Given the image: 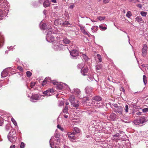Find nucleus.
<instances>
[{
    "label": "nucleus",
    "mask_w": 148,
    "mask_h": 148,
    "mask_svg": "<svg viewBox=\"0 0 148 148\" xmlns=\"http://www.w3.org/2000/svg\"><path fill=\"white\" fill-rule=\"evenodd\" d=\"M120 117H121V118H122L123 119H121V121H122L124 122L125 123H127V121H124V119H125V118L126 117L125 115L123 114L122 113V115H120Z\"/></svg>",
    "instance_id": "nucleus-38"
},
{
    "label": "nucleus",
    "mask_w": 148,
    "mask_h": 148,
    "mask_svg": "<svg viewBox=\"0 0 148 148\" xmlns=\"http://www.w3.org/2000/svg\"><path fill=\"white\" fill-rule=\"evenodd\" d=\"M52 83L54 85H57V84L58 83L57 81L55 80H53L52 81Z\"/></svg>",
    "instance_id": "nucleus-59"
},
{
    "label": "nucleus",
    "mask_w": 148,
    "mask_h": 148,
    "mask_svg": "<svg viewBox=\"0 0 148 148\" xmlns=\"http://www.w3.org/2000/svg\"><path fill=\"white\" fill-rule=\"evenodd\" d=\"M94 79H95L92 76L88 77L87 78V80L90 82L93 81Z\"/></svg>",
    "instance_id": "nucleus-46"
},
{
    "label": "nucleus",
    "mask_w": 148,
    "mask_h": 148,
    "mask_svg": "<svg viewBox=\"0 0 148 148\" xmlns=\"http://www.w3.org/2000/svg\"><path fill=\"white\" fill-rule=\"evenodd\" d=\"M54 138V137H52L50 140L49 143L50 147L51 148H58V146L56 145L57 144L55 142L53 141L52 140Z\"/></svg>",
    "instance_id": "nucleus-15"
},
{
    "label": "nucleus",
    "mask_w": 148,
    "mask_h": 148,
    "mask_svg": "<svg viewBox=\"0 0 148 148\" xmlns=\"http://www.w3.org/2000/svg\"><path fill=\"white\" fill-rule=\"evenodd\" d=\"M82 58L85 60H87L88 59V58L87 56L85 54H83L82 56Z\"/></svg>",
    "instance_id": "nucleus-43"
},
{
    "label": "nucleus",
    "mask_w": 148,
    "mask_h": 148,
    "mask_svg": "<svg viewBox=\"0 0 148 148\" xmlns=\"http://www.w3.org/2000/svg\"><path fill=\"white\" fill-rule=\"evenodd\" d=\"M60 136V134L59 133H56L55 135V137L56 138H59Z\"/></svg>",
    "instance_id": "nucleus-55"
},
{
    "label": "nucleus",
    "mask_w": 148,
    "mask_h": 148,
    "mask_svg": "<svg viewBox=\"0 0 148 148\" xmlns=\"http://www.w3.org/2000/svg\"><path fill=\"white\" fill-rule=\"evenodd\" d=\"M74 5H70V6L69 7V8L70 9H72L74 8Z\"/></svg>",
    "instance_id": "nucleus-64"
},
{
    "label": "nucleus",
    "mask_w": 148,
    "mask_h": 148,
    "mask_svg": "<svg viewBox=\"0 0 148 148\" xmlns=\"http://www.w3.org/2000/svg\"><path fill=\"white\" fill-rule=\"evenodd\" d=\"M137 6L138 7V8H141L142 7V5L140 4H138L137 5Z\"/></svg>",
    "instance_id": "nucleus-61"
},
{
    "label": "nucleus",
    "mask_w": 148,
    "mask_h": 148,
    "mask_svg": "<svg viewBox=\"0 0 148 148\" xmlns=\"http://www.w3.org/2000/svg\"><path fill=\"white\" fill-rule=\"evenodd\" d=\"M10 68V67L7 68L3 71L1 74V77H5L8 76L9 71L8 70V69Z\"/></svg>",
    "instance_id": "nucleus-14"
},
{
    "label": "nucleus",
    "mask_w": 148,
    "mask_h": 148,
    "mask_svg": "<svg viewBox=\"0 0 148 148\" xmlns=\"http://www.w3.org/2000/svg\"><path fill=\"white\" fill-rule=\"evenodd\" d=\"M99 27L100 28V29L102 30H105L107 29V27H103V25H100L99 26Z\"/></svg>",
    "instance_id": "nucleus-42"
},
{
    "label": "nucleus",
    "mask_w": 148,
    "mask_h": 148,
    "mask_svg": "<svg viewBox=\"0 0 148 148\" xmlns=\"http://www.w3.org/2000/svg\"><path fill=\"white\" fill-rule=\"evenodd\" d=\"M57 128L60 129L61 131L63 132L64 131V129L60 125H58L57 126Z\"/></svg>",
    "instance_id": "nucleus-49"
},
{
    "label": "nucleus",
    "mask_w": 148,
    "mask_h": 148,
    "mask_svg": "<svg viewBox=\"0 0 148 148\" xmlns=\"http://www.w3.org/2000/svg\"><path fill=\"white\" fill-rule=\"evenodd\" d=\"M69 100L71 104L74 103L75 102V96L73 95L71 96L69 98Z\"/></svg>",
    "instance_id": "nucleus-30"
},
{
    "label": "nucleus",
    "mask_w": 148,
    "mask_h": 148,
    "mask_svg": "<svg viewBox=\"0 0 148 148\" xmlns=\"http://www.w3.org/2000/svg\"><path fill=\"white\" fill-rule=\"evenodd\" d=\"M51 82L52 81L50 77H46L43 81L42 85V86H44L46 84H49V82Z\"/></svg>",
    "instance_id": "nucleus-19"
},
{
    "label": "nucleus",
    "mask_w": 148,
    "mask_h": 148,
    "mask_svg": "<svg viewBox=\"0 0 148 148\" xmlns=\"http://www.w3.org/2000/svg\"><path fill=\"white\" fill-rule=\"evenodd\" d=\"M71 105L76 109H79L80 108H79V101H77L76 102H75Z\"/></svg>",
    "instance_id": "nucleus-28"
},
{
    "label": "nucleus",
    "mask_w": 148,
    "mask_h": 148,
    "mask_svg": "<svg viewBox=\"0 0 148 148\" xmlns=\"http://www.w3.org/2000/svg\"><path fill=\"white\" fill-rule=\"evenodd\" d=\"M97 56L99 62H101L102 61L101 56L99 54H98Z\"/></svg>",
    "instance_id": "nucleus-48"
},
{
    "label": "nucleus",
    "mask_w": 148,
    "mask_h": 148,
    "mask_svg": "<svg viewBox=\"0 0 148 148\" xmlns=\"http://www.w3.org/2000/svg\"><path fill=\"white\" fill-rule=\"evenodd\" d=\"M145 121V117L144 116L139 117L137 119L134 121V123L136 125H139L140 123H143Z\"/></svg>",
    "instance_id": "nucleus-9"
},
{
    "label": "nucleus",
    "mask_w": 148,
    "mask_h": 148,
    "mask_svg": "<svg viewBox=\"0 0 148 148\" xmlns=\"http://www.w3.org/2000/svg\"><path fill=\"white\" fill-rule=\"evenodd\" d=\"M104 3H107L109 2L110 0H103Z\"/></svg>",
    "instance_id": "nucleus-58"
},
{
    "label": "nucleus",
    "mask_w": 148,
    "mask_h": 148,
    "mask_svg": "<svg viewBox=\"0 0 148 148\" xmlns=\"http://www.w3.org/2000/svg\"><path fill=\"white\" fill-rule=\"evenodd\" d=\"M4 38L3 35L1 33H0V48L3 45Z\"/></svg>",
    "instance_id": "nucleus-24"
},
{
    "label": "nucleus",
    "mask_w": 148,
    "mask_h": 148,
    "mask_svg": "<svg viewBox=\"0 0 148 148\" xmlns=\"http://www.w3.org/2000/svg\"><path fill=\"white\" fill-rule=\"evenodd\" d=\"M8 7V3L6 0H0V20L3 19L7 15Z\"/></svg>",
    "instance_id": "nucleus-1"
},
{
    "label": "nucleus",
    "mask_w": 148,
    "mask_h": 148,
    "mask_svg": "<svg viewBox=\"0 0 148 148\" xmlns=\"http://www.w3.org/2000/svg\"><path fill=\"white\" fill-rule=\"evenodd\" d=\"M80 130L77 127H74L73 132L75 134H76L80 133Z\"/></svg>",
    "instance_id": "nucleus-32"
},
{
    "label": "nucleus",
    "mask_w": 148,
    "mask_h": 148,
    "mask_svg": "<svg viewBox=\"0 0 148 148\" xmlns=\"http://www.w3.org/2000/svg\"><path fill=\"white\" fill-rule=\"evenodd\" d=\"M137 21L138 23H142L143 21L140 16H137L135 18V21Z\"/></svg>",
    "instance_id": "nucleus-31"
},
{
    "label": "nucleus",
    "mask_w": 148,
    "mask_h": 148,
    "mask_svg": "<svg viewBox=\"0 0 148 148\" xmlns=\"http://www.w3.org/2000/svg\"><path fill=\"white\" fill-rule=\"evenodd\" d=\"M97 108L100 109V111H107L108 110L107 107L103 103H101L100 105H98Z\"/></svg>",
    "instance_id": "nucleus-17"
},
{
    "label": "nucleus",
    "mask_w": 148,
    "mask_h": 148,
    "mask_svg": "<svg viewBox=\"0 0 148 148\" xmlns=\"http://www.w3.org/2000/svg\"><path fill=\"white\" fill-rule=\"evenodd\" d=\"M84 66V64L83 63L78 64L77 66V68L78 69H82Z\"/></svg>",
    "instance_id": "nucleus-37"
},
{
    "label": "nucleus",
    "mask_w": 148,
    "mask_h": 148,
    "mask_svg": "<svg viewBox=\"0 0 148 148\" xmlns=\"http://www.w3.org/2000/svg\"><path fill=\"white\" fill-rule=\"evenodd\" d=\"M102 67V65L101 64L97 63L96 66V68L97 70H99L101 69Z\"/></svg>",
    "instance_id": "nucleus-34"
},
{
    "label": "nucleus",
    "mask_w": 148,
    "mask_h": 148,
    "mask_svg": "<svg viewBox=\"0 0 148 148\" xmlns=\"http://www.w3.org/2000/svg\"><path fill=\"white\" fill-rule=\"evenodd\" d=\"M115 108H117L119 106H118V105L116 104H113Z\"/></svg>",
    "instance_id": "nucleus-62"
},
{
    "label": "nucleus",
    "mask_w": 148,
    "mask_h": 148,
    "mask_svg": "<svg viewBox=\"0 0 148 148\" xmlns=\"http://www.w3.org/2000/svg\"><path fill=\"white\" fill-rule=\"evenodd\" d=\"M46 39L48 42H52L53 43L56 42V38L51 35H48V34H47Z\"/></svg>",
    "instance_id": "nucleus-10"
},
{
    "label": "nucleus",
    "mask_w": 148,
    "mask_h": 148,
    "mask_svg": "<svg viewBox=\"0 0 148 148\" xmlns=\"http://www.w3.org/2000/svg\"><path fill=\"white\" fill-rule=\"evenodd\" d=\"M140 14L142 16L145 17L147 14V12H146L141 11L140 12Z\"/></svg>",
    "instance_id": "nucleus-39"
},
{
    "label": "nucleus",
    "mask_w": 148,
    "mask_h": 148,
    "mask_svg": "<svg viewBox=\"0 0 148 148\" xmlns=\"http://www.w3.org/2000/svg\"><path fill=\"white\" fill-rule=\"evenodd\" d=\"M10 127V126H7L6 127V130H7V131L9 130Z\"/></svg>",
    "instance_id": "nucleus-63"
},
{
    "label": "nucleus",
    "mask_w": 148,
    "mask_h": 148,
    "mask_svg": "<svg viewBox=\"0 0 148 148\" xmlns=\"http://www.w3.org/2000/svg\"><path fill=\"white\" fill-rule=\"evenodd\" d=\"M109 118L112 121H115L117 119V115L114 113H111L109 116Z\"/></svg>",
    "instance_id": "nucleus-20"
},
{
    "label": "nucleus",
    "mask_w": 148,
    "mask_h": 148,
    "mask_svg": "<svg viewBox=\"0 0 148 148\" xmlns=\"http://www.w3.org/2000/svg\"><path fill=\"white\" fill-rule=\"evenodd\" d=\"M75 134L73 132H69L67 134L68 137H69L70 139H72L73 140H74V137Z\"/></svg>",
    "instance_id": "nucleus-26"
},
{
    "label": "nucleus",
    "mask_w": 148,
    "mask_h": 148,
    "mask_svg": "<svg viewBox=\"0 0 148 148\" xmlns=\"http://www.w3.org/2000/svg\"><path fill=\"white\" fill-rule=\"evenodd\" d=\"M63 25L65 26V27H69L71 26V24L69 23V22L68 21H65L63 23Z\"/></svg>",
    "instance_id": "nucleus-35"
},
{
    "label": "nucleus",
    "mask_w": 148,
    "mask_h": 148,
    "mask_svg": "<svg viewBox=\"0 0 148 148\" xmlns=\"http://www.w3.org/2000/svg\"><path fill=\"white\" fill-rule=\"evenodd\" d=\"M26 74L27 77H29L32 75V73L29 71H27L26 73Z\"/></svg>",
    "instance_id": "nucleus-47"
},
{
    "label": "nucleus",
    "mask_w": 148,
    "mask_h": 148,
    "mask_svg": "<svg viewBox=\"0 0 148 148\" xmlns=\"http://www.w3.org/2000/svg\"><path fill=\"white\" fill-rule=\"evenodd\" d=\"M132 15V14L131 12L130 11H128L126 14V16L128 18H130Z\"/></svg>",
    "instance_id": "nucleus-41"
},
{
    "label": "nucleus",
    "mask_w": 148,
    "mask_h": 148,
    "mask_svg": "<svg viewBox=\"0 0 148 148\" xmlns=\"http://www.w3.org/2000/svg\"><path fill=\"white\" fill-rule=\"evenodd\" d=\"M45 30L47 32V34L50 35L52 33V27L51 26H49L48 25L47 28H46Z\"/></svg>",
    "instance_id": "nucleus-22"
},
{
    "label": "nucleus",
    "mask_w": 148,
    "mask_h": 148,
    "mask_svg": "<svg viewBox=\"0 0 148 148\" xmlns=\"http://www.w3.org/2000/svg\"><path fill=\"white\" fill-rule=\"evenodd\" d=\"M65 46L60 44L59 43H59L56 42H54L53 44L52 47L53 48L55 51H58L60 50H64Z\"/></svg>",
    "instance_id": "nucleus-4"
},
{
    "label": "nucleus",
    "mask_w": 148,
    "mask_h": 148,
    "mask_svg": "<svg viewBox=\"0 0 148 148\" xmlns=\"http://www.w3.org/2000/svg\"><path fill=\"white\" fill-rule=\"evenodd\" d=\"M70 54L72 58L76 59V57L79 55V52L76 49H74L70 52Z\"/></svg>",
    "instance_id": "nucleus-11"
},
{
    "label": "nucleus",
    "mask_w": 148,
    "mask_h": 148,
    "mask_svg": "<svg viewBox=\"0 0 148 148\" xmlns=\"http://www.w3.org/2000/svg\"><path fill=\"white\" fill-rule=\"evenodd\" d=\"M68 107L67 106H65L63 110V112L65 114L68 113L67 112L68 111Z\"/></svg>",
    "instance_id": "nucleus-44"
},
{
    "label": "nucleus",
    "mask_w": 148,
    "mask_h": 148,
    "mask_svg": "<svg viewBox=\"0 0 148 148\" xmlns=\"http://www.w3.org/2000/svg\"><path fill=\"white\" fill-rule=\"evenodd\" d=\"M50 3L49 1L48 0H46L43 2V5L44 7H47L50 5Z\"/></svg>",
    "instance_id": "nucleus-29"
},
{
    "label": "nucleus",
    "mask_w": 148,
    "mask_h": 148,
    "mask_svg": "<svg viewBox=\"0 0 148 148\" xmlns=\"http://www.w3.org/2000/svg\"><path fill=\"white\" fill-rule=\"evenodd\" d=\"M43 95H39L37 94H32L30 98V101L32 102H36L37 100H41L43 99Z\"/></svg>",
    "instance_id": "nucleus-5"
},
{
    "label": "nucleus",
    "mask_w": 148,
    "mask_h": 148,
    "mask_svg": "<svg viewBox=\"0 0 148 148\" xmlns=\"http://www.w3.org/2000/svg\"><path fill=\"white\" fill-rule=\"evenodd\" d=\"M25 147V144L23 142H21L20 145V148H24Z\"/></svg>",
    "instance_id": "nucleus-54"
},
{
    "label": "nucleus",
    "mask_w": 148,
    "mask_h": 148,
    "mask_svg": "<svg viewBox=\"0 0 148 148\" xmlns=\"http://www.w3.org/2000/svg\"><path fill=\"white\" fill-rule=\"evenodd\" d=\"M147 47L146 45H144L142 50V55L144 57L147 55Z\"/></svg>",
    "instance_id": "nucleus-12"
},
{
    "label": "nucleus",
    "mask_w": 148,
    "mask_h": 148,
    "mask_svg": "<svg viewBox=\"0 0 148 148\" xmlns=\"http://www.w3.org/2000/svg\"><path fill=\"white\" fill-rule=\"evenodd\" d=\"M143 111L144 112H148V108H145L143 109Z\"/></svg>",
    "instance_id": "nucleus-56"
},
{
    "label": "nucleus",
    "mask_w": 148,
    "mask_h": 148,
    "mask_svg": "<svg viewBox=\"0 0 148 148\" xmlns=\"http://www.w3.org/2000/svg\"><path fill=\"white\" fill-rule=\"evenodd\" d=\"M72 92L76 95L78 97L80 98H82L83 97H81L79 96L80 94V91L78 88H75L73 89V90L72 91Z\"/></svg>",
    "instance_id": "nucleus-16"
},
{
    "label": "nucleus",
    "mask_w": 148,
    "mask_h": 148,
    "mask_svg": "<svg viewBox=\"0 0 148 148\" xmlns=\"http://www.w3.org/2000/svg\"><path fill=\"white\" fill-rule=\"evenodd\" d=\"M97 18L100 21H101L104 20L105 18L104 17L100 16L99 17H98Z\"/></svg>",
    "instance_id": "nucleus-51"
},
{
    "label": "nucleus",
    "mask_w": 148,
    "mask_h": 148,
    "mask_svg": "<svg viewBox=\"0 0 148 148\" xmlns=\"http://www.w3.org/2000/svg\"><path fill=\"white\" fill-rule=\"evenodd\" d=\"M114 112L116 113H118L119 115H122L123 112V108L119 106L117 108H114L113 109Z\"/></svg>",
    "instance_id": "nucleus-13"
},
{
    "label": "nucleus",
    "mask_w": 148,
    "mask_h": 148,
    "mask_svg": "<svg viewBox=\"0 0 148 148\" xmlns=\"http://www.w3.org/2000/svg\"><path fill=\"white\" fill-rule=\"evenodd\" d=\"M128 106L126 105L125 106V112H126V113L127 112H128Z\"/></svg>",
    "instance_id": "nucleus-50"
},
{
    "label": "nucleus",
    "mask_w": 148,
    "mask_h": 148,
    "mask_svg": "<svg viewBox=\"0 0 148 148\" xmlns=\"http://www.w3.org/2000/svg\"><path fill=\"white\" fill-rule=\"evenodd\" d=\"M56 88L59 90H62L63 88H65L68 90H71L69 87L68 85L65 83H62L61 82L57 83L56 85Z\"/></svg>",
    "instance_id": "nucleus-6"
},
{
    "label": "nucleus",
    "mask_w": 148,
    "mask_h": 148,
    "mask_svg": "<svg viewBox=\"0 0 148 148\" xmlns=\"http://www.w3.org/2000/svg\"><path fill=\"white\" fill-rule=\"evenodd\" d=\"M17 69L21 72L23 71V69L22 67L20 66H18L17 67Z\"/></svg>",
    "instance_id": "nucleus-52"
},
{
    "label": "nucleus",
    "mask_w": 148,
    "mask_h": 148,
    "mask_svg": "<svg viewBox=\"0 0 148 148\" xmlns=\"http://www.w3.org/2000/svg\"><path fill=\"white\" fill-rule=\"evenodd\" d=\"M61 21L60 19H56L54 21V24L56 26H57L61 24Z\"/></svg>",
    "instance_id": "nucleus-33"
},
{
    "label": "nucleus",
    "mask_w": 148,
    "mask_h": 148,
    "mask_svg": "<svg viewBox=\"0 0 148 148\" xmlns=\"http://www.w3.org/2000/svg\"><path fill=\"white\" fill-rule=\"evenodd\" d=\"M88 71V68L83 67L81 69V72L83 75L85 76L87 75Z\"/></svg>",
    "instance_id": "nucleus-21"
},
{
    "label": "nucleus",
    "mask_w": 148,
    "mask_h": 148,
    "mask_svg": "<svg viewBox=\"0 0 148 148\" xmlns=\"http://www.w3.org/2000/svg\"><path fill=\"white\" fill-rule=\"evenodd\" d=\"M36 84V82H32L30 83V86L32 88H33L34 86Z\"/></svg>",
    "instance_id": "nucleus-53"
},
{
    "label": "nucleus",
    "mask_w": 148,
    "mask_h": 148,
    "mask_svg": "<svg viewBox=\"0 0 148 148\" xmlns=\"http://www.w3.org/2000/svg\"><path fill=\"white\" fill-rule=\"evenodd\" d=\"M96 28V27L95 26H93L91 28V29L93 32H95V29Z\"/></svg>",
    "instance_id": "nucleus-57"
},
{
    "label": "nucleus",
    "mask_w": 148,
    "mask_h": 148,
    "mask_svg": "<svg viewBox=\"0 0 148 148\" xmlns=\"http://www.w3.org/2000/svg\"><path fill=\"white\" fill-rule=\"evenodd\" d=\"M125 134V133L121 131L119 133L116 134L114 135V136L116 137H120V138H122Z\"/></svg>",
    "instance_id": "nucleus-27"
},
{
    "label": "nucleus",
    "mask_w": 148,
    "mask_h": 148,
    "mask_svg": "<svg viewBox=\"0 0 148 148\" xmlns=\"http://www.w3.org/2000/svg\"><path fill=\"white\" fill-rule=\"evenodd\" d=\"M85 92L86 95V99L88 98L89 97H92L93 95V92L92 91V88L90 87H87L85 88Z\"/></svg>",
    "instance_id": "nucleus-7"
},
{
    "label": "nucleus",
    "mask_w": 148,
    "mask_h": 148,
    "mask_svg": "<svg viewBox=\"0 0 148 148\" xmlns=\"http://www.w3.org/2000/svg\"><path fill=\"white\" fill-rule=\"evenodd\" d=\"M101 97L98 96H96L92 98V99L87 98L86 99L85 102L88 105H90L91 104L94 105V106L97 108L98 105H100L101 103H103L101 101Z\"/></svg>",
    "instance_id": "nucleus-2"
},
{
    "label": "nucleus",
    "mask_w": 148,
    "mask_h": 148,
    "mask_svg": "<svg viewBox=\"0 0 148 148\" xmlns=\"http://www.w3.org/2000/svg\"><path fill=\"white\" fill-rule=\"evenodd\" d=\"M80 30L81 32L83 33L84 34L88 36L89 37H90L89 34V33L86 31L84 29V27L83 26H80Z\"/></svg>",
    "instance_id": "nucleus-23"
},
{
    "label": "nucleus",
    "mask_w": 148,
    "mask_h": 148,
    "mask_svg": "<svg viewBox=\"0 0 148 148\" xmlns=\"http://www.w3.org/2000/svg\"><path fill=\"white\" fill-rule=\"evenodd\" d=\"M71 42L70 40L66 38L63 39H61L59 40V43L62 45L64 46V49L68 48L65 45L69 44Z\"/></svg>",
    "instance_id": "nucleus-8"
},
{
    "label": "nucleus",
    "mask_w": 148,
    "mask_h": 148,
    "mask_svg": "<svg viewBox=\"0 0 148 148\" xmlns=\"http://www.w3.org/2000/svg\"><path fill=\"white\" fill-rule=\"evenodd\" d=\"M143 79L145 85H146L147 83V77L145 75L143 76Z\"/></svg>",
    "instance_id": "nucleus-40"
},
{
    "label": "nucleus",
    "mask_w": 148,
    "mask_h": 148,
    "mask_svg": "<svg viewBox=\"0 0 148 148\" xmlns=\"http://www.w3.org/2000/svg\"><path fill=\"white\" fill-rule=\"evenodd\" d=\"M69 115V114L68 113H67L65 114L64 115V116L65 118H67L68 117Z\"/></svg>",
    "instance_id": "nucleus-60"
},
{
    "label": "nucleus",
    "mask_w": 148,
    "mask_h": 148,
    "mask_svg": "<svg viewBox=\"0 0 148 148\" xmlns=\"http://www.w3.org/2000/svg\"><path fill=\"white\" fill-rule=\"evenodd\" d=\"M7 137L10 142L13 143L15 142L17 139L16 131L14 129L11 130L9 132Z\"/></svg>",
    "instance_id": "nucleus-3"
},
{
    "label": "nucleus",
    "mask_w": 148,
    "mask_h": 148,
    "mask_svg": "<svg viewBox=\"0 0 148 148\" xmlns=\"http://www.w3.org/2000/svg\"><path fill=\"white\" fill-rule=\"evenodd\" d=\"M64 102L63 100L60 101L58 102V106L60 107L63 106Z\"/></svg>",
    "instance_id": "nucleus-36"
},
{
    "label": "nucleus",
    "mask_w": 148,
    "mask_h": 148,
    "mask_svg": "<svg viewBox=\"0 0 148 148\" xmlns=\"http://www.w3.org/2000/svg\"><path fill=\"white\" fill-rule=\"evenodd\" d=\"M40 27L41 29L45 30L46 28H47L48 26L45 23L42 24V22H41L40 24Z\"/></svg>",
    "instance_id": "nucleus-25"
},
{
    "label": "nucleus",
    "mask_w": 148,
    "mask_h": 148,
    "mask_svg": "<svg viewBox=\"0 0 148 148\" xmlns=\"http://www.w3.org/2000/svg\"><path fill=\"white\" fill-rule=\"evenodd\" d=\"M54 92V90L53 88H49L46 91H44L43 93L45 96H49L51 95L50 94V93L53 92Z\"/></svg>",
    "instance_id": "nucleus-18"
},
{
    "label": "nucleus",
    "mask_w": 148,
    "mask_h": 148,
    "mask_svg": "<svg viewBox=\"0 0 148 148\" xmlns=\"http://www.w3.org/2000/svg\"><path fill=\"white\" fill-rule=\"evenodd\" d=\"M11 121L15 126L17 125L16 121L13 118H11Z\"/></svg>",
    "instance_id": "nucleus-45"
}]
</instances>
